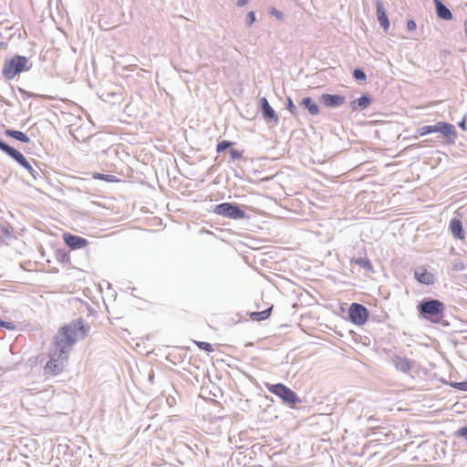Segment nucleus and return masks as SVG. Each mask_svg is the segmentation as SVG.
Instances as JSON below:
<instances>
[{"label":"nucleus","instance_id":"nucleus-1","mask_svg":"<svg viewBox=\"0 0 467 467\" xmlns=\"http://www.w3.org/2000/svg\"><path fill=\"white\" fill-rule=\"evenodd\" d=\"M87 330L82 322L78 321L62 327L54 337L48 353V360L44 366L47 376L61 374L68 362L69 353L78 338L84 337Z\"/></svg>","mask_w":467,"mask_h":467},{"label":"nucleus","instance_id":"nucleus-13","mask_svg":"<svg viewBox=\"0 0 467 467\" xmlns=\"http://www.w3.org/2000/svg\"><path fill=\"white\" fill-rule=\"evenodd\" d=\"M450 230L452 234V235L456 239L462 240L464 239V233L462 229V223L458 219H451L450 222Z\"/></svg>","mask_w":467,"mask_h":467},{"label":"nucleus","instance_id":"nucleus-7","mask_svg":"<svg viewBox=\"0 0 467 467\" xmlns=\"http://www.w3.org/2000/svg\"><path fill=\"white\" fill-rule=\"evenodd\" d=\"M348 316L353 324L362 326L368 318V311L363 305L353 303L349 306Z\"/></svg>","mask_w":467,"mask_h":467},{"label":"nucleus","instance_id":"nucleus-16","mask_svg":"<svg viewBox=\"0 0 467 467\" xmlns=\"http://www.w3.org/2000/svg\"><path fill=\"white\" fill-rule=\"evenodd\" d=\"M436 12L440 18L443 20H451L452 15L451 11L441 2V0H434Z\"/></svg>","mask_w":467,"mask_h":467},{"label":"nucleus","instance_id":"nucleus-36","mask_svg":"<svg viewBox=\"0 0 467 467\" xmlns=\"http://www.w3.org/2000/svg\"><path fill=\"white\" fill-rule=\"evenodd\" d=\"M248 3V0H238L237 5L238 6H244Z\"/></svg>","mask_w":467,"mask_h":467},{"label":"nucleus","instance_id":"nucleus-15","mask_svg":"<svg viewBox=\"0 0 467 467\" xmlns=\"http://www.w3.org/2000/svg\"><path fill=\"white\" fill-rule=\"evenodd\" d=\"M261 106L264 113V117L266 119H274L275 122H277L278 117L276 116L275 110L269 105L267 99L265 98L261 99Z\"/></svg>","mask_w":467,"mask_h":467},{"label":"nucleus","instance_id":"nucleus-28","mask_svg":"<svg viewBox=\"0 0 467 467\" xmlns=\"http://www.w3.org/2000/svg\"><path fill=\"white\" fill-rule=\"evenodd\" d=\"M353 77L357 79V80H365L366 79V75L365 73L359 69V68H356L353 72Z\"/></svg>","mask_w":467,"mask_h":467},{"label":"nucleus","instance_id":"nucleus-35","mask_svg":"<svg viewBox=\"0 0 467 467\" xmlns=\"http://www.w3.org/2000/svg\"><path fill=\"white\" fill-rule=\"evenodd\" d=\"M458 434L467 440V427H462L458 431Z\"/></svg>","mask_w":467,"mask_h":467},{"label":"nucleus","instance_id":"nucleus-11","mask_svg":"<svg viewBox=\"0 0 467 467\" xmlns=\"http://www.w3.org/2000/svg\"><path fill=\"white\" fill-rule=\"evenodd\" d=\"M376 9H377V17L385 31H388L389 28V21L387 16V13L383 7L382 3L378 0L376 2Z\"/></svg>","mask_w":467,"mask_h":467},{"label":"nucleus","instance_id":"nucleus-37","mask_svg":"<svg viewBox=\"0 0 467 467\" xmlns=\"http://www.w3.org/2000/svg\"><path fill=\"white\" fill-rule=\"evenodd\" d=\"M39 97L44 99H54L53 97L47 96V95H40Z\"/></svg>","mask_w":467,"mask_h":467},{"label":"nucleus","instance_id":"nucleus-33","mask_svg":"<svg viewBox=\"0 0 467 467\" xmlns=\"http://www.w3.org/2000/svg\"><path fill=\"white\" fill-rule=\"evenodd\" d=\"M417 26L414 20H409L407 22V28L410 31H414L416 29Z\"/></svg>","mask_w":467,"mask_h":467},{"label":"nucleus","instance_id":"nucleus-20","mask_svg":"<svg viewBox=\"0 0 467 467\" xmlns=\"http://www.w3.org/2000/svg\"><path fill=\"white\" fill-rule=\"evenodd\" d=\"M92 178L95 179V180H102V181H105V182H119V180L116 176H114V175L102 174V173H99V172L93 173Z\"/></svg>","mask_w":467,"mask_h":467},{"label":"nucleus","instance_id":"nucleus-17","mask_svg":"<svg viewBox=\"0 0 467 467\" xmlns=\"http://www.w3.org/2000/svg\"><path fill=\"white\" fill-rule=\"evenodd\" d=\"M309 112L310 115H317L319 113V108L317 103L309 97L302 99L301 103Z\"/></svg>","mask_w":467,"mask_h":467},{"label":"nucleus","instance_id":"nucleus-24","mask_svg":"<svg viewBox=\"0 0 467 467\" xmlns=\"http://www.w3.org/2000/svg\"><path fill=\"white\" fill-rule=\"evenodd\" d=\"M357 103L360 109H366L370 104V99L367 96L358 99Z\"/></svg>","mask_w":467,"mask_h":467},{"label":"nucleus","instance_id":"nucleus-6","mask_svg":"<svg viewBox=\"0 0 467 467\" xmlns=\"http://www.w3.org/2000/svg\"><path fill=\"white\" fill-rule=\"evenodd\" d=\"M213 212L230 219H243L245 217V213L235 204L230 202H223L214 207Z\"/></svg>","mask_w":467,"mask_h":467},{"label":"nucleus","instance_id":"nucleus-25","mask_svg":"<svg viewBox=\"0 0 467 467\" xmlns=\"http://www.w3.org/2000/svg\"><path fill=\"white\" fill-rule=\"evenodd\" d=\"M233 143L231 141H228V140H223L221 142H219L216 146V151L217 152H222L223 150H226L227 148H229Z\"/></svg>","mask_w":467,"mask_h":467},{"label":"nucleus","instance_id":"nucleus-27","mask_svg":"<svg viewBox=\"0 0 467 467\" xmlns=\"http://www.w3.org/2000/svg\"><path fill=\"white\" fill-rule=\"evenodd\" d=\"M230 155L232 161L240 160L243 158V152L235 149H232L230 150Z\"/></svg>","mask_w":467,"mask_h":467},{"label":"nucleus","instance_id":"nucleus-4","mask_svg":"<svg viewBox=\"0 0 467 467\" xmlns=\"http://www.w3.org/2000/svg\"><path fill=\"white\" fill-rule=\"evenodd\" d=\"M419 311L431 322L437 323L443 316L444 305L437 299H432L422 302L419 306Z\"/></svg>","mask_w":467,"mask_h":467},{"label":"nucleus","instance_id":"nucleus-3","mask_svg":"<svg viewBox=\"0 0 467 467\" xmlns=\"http://www.w3.org/2000/svg\"><path fill=\"white\" fill-rule=\"evenodd\" d=\"M265 387L271 393L279 397L284 403L289 405L291 408H294L297 403L300 402V399L298 398L297 394L282 383H266Z\"/></svg>","mask_w":467,"mask_h":467},{"label":"nucleus","instance_id":"nucleus-10","mask_svg":"<svg viewBox=\"0 0 467 467\" xmlns=\"http://www.w3.org/2000/svg\"><path fill=\"white\" fill-rule=\"evenodd\" d=\"M63 240L65 244L72 250L84 248L88 244L87 239L78 235H74L69 233H66L63 234Z\"/></svg>","mask_w":467,"mask_h":467},{"label":"nucleus","instance_id":"nucleus-29","mask_svg":"<svg viewBox=\"0 0 467 467\" xmlns=\"http://www.w3.org/2000/svg\"><path fill=\"white\" fill-rule=\"evenodd\" d=\"M269 12H270V14H271L273 16H275V18H277L278 20H282V19H283V17H284L283 13H282L281 11L277 10V9H276V8H275V7H272V8L270 9V11H269Z\"/></svg>","mask_w":467,"mask_h":467},{"label":"nucleus","instance_id":"nucleus-8","mask_svg":"<svg viewBox=\"0 0 467 467\" xmlns=\"http://www.w3.org/2000/svg\"><path fill=\"white\" fill-rule=\"evenodd\" d=\"M0 150L8 154L10 157H12L14 160H16L22 167L26 169L28 171L32 172L34 171V169L32 165L29 163V161L25 158V156L16 149L8 146L2 140H0Z\"/></svg>","mask_w":467,"mask_h":467},{"label":"nucleus","instance_id":"nucleus-18","mask_svg":"<svg viewBox=\"0 0 467 467\" xmlns=\"http://www.w3.org/2000/svg\"><path fill=\"white\" fill-rule=\"evenodd\" d=\"M5 135L11 138H14L22 142H29V138L22 131L13 130H5Z\"/></svg>","mask_w":467,"mask_h":467},{"label":"nucleus","instance_id":"nucleus-32","mask_svg":"<svg viewBox=\"0 0 467 467\" xmlns=\"http://www.w3.org/2000/svg\"><path fill=\"white\" fill-rule=\"evenodd\" d=\"M287 109H288V110H289L292 114H296V106L294 105V103H293V101L291 100V99H288Z\"/></svg>","mask_w":467,"mask_h":467},{"label":"nucleus","instance_id":"nucleus-19","mask_svg":"<svg viewBox=\"0 0 467 467\" xmlns=\"http://www.w3.org/2000/svg\"><path fill=\"white\" fill-rule=\"evenodd\" d=\"M272 308H273V306H271L268 309H265L264 311L253 312V313L250 314V317L253 320H256V321L265 320V319L269 317V316L271 314V311H272Z\"/></svg>","mask_w":467,"mask_h":467},{"label":"nucleus","instance_id":"nucleus-9","mask_svg":"<svg viewBox=\"0 0 467 467\" xmlns=\"http://www.w3.org/2000/svg\"><path fill=\"white\" fill-rule=\"evenodd\" d=\"M0 150L8 154L10 157H12L14 160H16L22 167L26 169L28 171L32 172L34 171V169L32 165L29 163V161L25 158V156L16 149L8 146L2 140H0Z\"/></svg>","mask_w":467,"mask_h":467},{"label":"nucleus","instance_id":"nucleus-12","mask_svg":"<svg viewBox=\"0 0 467 467\" xmlns=\"http://www.w3.org/2000/svg\"><path fill=\"white\" fill-rule=\"evenodd\" d=\"M320 99L327 107H338L345 103V98L339 95L323 94Z\"/></svg>","mask_w":467,"mask_h":467},{"label":"nucleus","instance_id":"nucleus-34","mask_svg":"<svg viewBox=\"0 0 467 467\" xmlns=\"http://www.w3.org/2000/svg\"><path fill=\"white\" fill-rule=\"evenodd\" d=\"M0 327H6L8 329H14L15 328V326L12 323L4 322L2 320H0Z\"/></svg>","mask_w":467,"mask_h":467},{"label":"nucleus","instance_id":"nucleus-22","mask_svg":"<svg viewBox=\"0 0 467 467\" xmlns=\"http://www.w3.org/2000/svg\"><path fill=\"white\" fill-rule=\"evenodd\" d=\"M352 263H354L368 271H372V269H373L372 264L370 263V261L368 258L353 259Z\"/></svg>","mask_w":467,"mask_h":467},{"label":"nucleus","instance_id":"nucleus-38","mask_svg":"<svg viewBox=\"0 0 467 467\" xmlns=\"http://www.w3.org/2000/svg\"><path fill=\"white\" fill-rule=\"evenodd\" d=\"M459 126H460L462 130H465V129H466V126H465V120L463 119L462 122H460Z\"/></svg>","mask_w":467,"mask_h":467},{"label":"nucleus","instance_id":"nucleus-23","mask_svg":"<svg viewBox=\"0 0 467 467\" xmlns=\"http://www.w3.org/2000/svg\"><path fill=\"white\" fill-rule=\"evenodd\" d=\"M193 343L201 349L204 350V351H207V352H213L214 349H213V347L208 343V342H203V341H197V340H193Z\"/></svg>","mask_w":467,"mask_h":467},{"label":"nucleus","instance_id":"nucleus-5","mask_svg":"<svg viewBox=\"0 0 467 467\" xmlns=\"http://www.w3.org/2000/svg\"><path fill=\"white\" fill-rule=\"evenodd\" d=\"M433 132H440L446 138H455L456 137V130L454 126L451 123L439 121L435 125H427L418 129L417 133L418 136L422 137Z\"/></svg>","mask_w":467,"mask_h":467},{"label":"nucleus","instance_id":"nucleus-30","mask_svg":"<svg viewBox=\"0 0 467 467\" xmlns=\"http://www.w3.org/2000/svg\"><path fill=\"white\" fill-rule=\"evenodd\" d=\"M254 21H255V14L254 11H250L246 16L247 25L250 26L254 23Z\"/></svg>","mask_w":467,"mask_h":467},{"label":"nucleus","instance_id":"nucleus-31","mask_svg":"<svg viewBox=\"0 0 467 467\" xmlns=\"http://www.w3.org/2000/svg\"><path fill=\"white\" fill-rule=\"evenodd\" d=\"M57 254L58 261L64 262V261H67L69 259L68 255L64 251H57Z\"/></svg>","mask_w":467,"mask_h":467},{"label":"nucleus","instance_id":"nucleus-26","mask_svg":"<svg viewBox=\"0 0 467 467\" xmlns=\"http://www.w3.org/2000/svg\"><path fill=\"white\" fill-rule=\"evenodd\" d=\"M451 386L458 390L467 391V380L451 383Z\"/></svg>","mask_w":467,"mask_h":467},{"label":"nucleus","instance_id":"nucleus-21","mask_svg":"<svg viewBox=\"0 0 467 467\" xmlns=\"http://www.w3.org/2000/svg\"><path fill=\"white\" fill-rule=\"evenodd\" d=\"M396 367L403 372H408L411 368V365L407 358H398L396 360Z\"/></svg>","mask_w":467,"mask_h":467},{"label":"nucleus","instance_id":"nucleus-14","mask_svg":"<svg viewBox=\"0 0 467 467\" xmlns=\"http://www.w3.org/2000/svg\"><path fill=\"white\" fill-rule=\"evenodd\" d=\"M414 275L420 283L424 285H431L434 282L433 275L425 268H421L420 270L416 271Z\"/></svg>","mask_w":467,"mask_h":467},{"label":"nucleus","instance_id":"nucleus-2","mask_svg":"<svg viewBox=\"0 0 467 467\" xmlns=\"http://www.w3.org/2000/svg\"><path fill=\"white\" fill-rule=\"evenodd\" d=\"M28 60L23 56H15L4 63L2 74L6 79H13L17 74L27 70Z\"/></svg>","mask_w":467,"mask_h":467}]
</instances>
